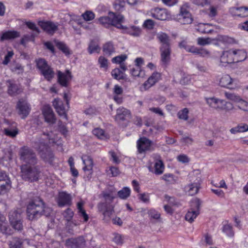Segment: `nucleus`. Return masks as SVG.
Listing matches in <instances>:
<instances>
[{"instance_id":"1","label":"nucleus","mask_w":248,"mask_h":248,"mask_svg":"<svg viewBox=\"0 0 248 248\" xmlns=\"http://www.w3.org/2000/svg\"><path fill=\"white\" fill-rule=\"evenodd\" d=\"M56 136L52 131L43 132L40 139L35 143V148L38 150L41 157L45 161H52L53 155L48 147V144L56 143Z\"/></svg>"},{"instance_id":"2","label":"nucleus","mask_w":248,"mask_h":248,"mask_svg":"<svg viewBox=\"0 0 248 248\" xmlns=\"http://www.w3.org/2000/svg\"><path fill=\"white\" fill-rule=\"evenodd\" d=\"M102 195L104 202L98 204L97 207L99 212L103 215V219L106 222H108L111 219V216L114 212V206L111 204L114 198L111 192L104 191Z\"/></svg>"},{"instance_id":"3","label":"nucleus","mask_w":248,"mask_h":248,"mask_svg":"<svg viewBox=\"0 0 248 248\" xmlns=\"http://www.w3.org/2000/svg\"><path fill=\"white\" fill-rule=\"evenodd\" d=\"M51 209L45 207L42 200H35L30 202L27 209L28 218L32 220L39 218L42 215L48 216L50 215Z\"/></svg>"},{"instance_id":"4","label":"nucleus","mask_w":248,"mask_h":248,"mask_svg":"<svg viewBox=\"0 0 248 248\" xmlns=\"http://www.w3.org/2000/svg\"><path fill=\"white\" fill-rule=\"evenodd\" d=\"M124 16L121 14H117L114 12H109L108 16H102L98 19L101 25L106 28H109L110 26L116 27L118 29H123L122 23Z\"/></svg>"},{"instance_id":"5","label":"nucleus","mask_w":248,"mask_h":248,"mask_svg":"<svg viewBox=\"0 0 248 248\" xmlns=\"http://www.w3.org/2000/svg\"><path fill=\"white\" fill-rule=\"evenodd\" d=\"M20 159L23 163L22 165H35L37 162L35 153L27 146L20 148L19 152Z\"/></svg>"},{"instance_id":"6","label":"nucleus","mask_w":248,"mask_h":248,"mask_svg":"<svg viewBox=\"0 0 248 248\" xmlns=\"http://www.w3.org/2000/svg\"><path fill=\"white\" fill-rule=\"evenodd\" d=\"M32 165H22L21 166V176L23 179L29 182L38 180L40 171L37 167Z\"/></svg>"},{"instance_id":"7","label":"nucleus","mask_w":248,"mask_h":248,"mask_svg":"<svg viewBox=\"0 0 248 248\" xmlns=\"http://www.w3.org/2000/svg\"><path fill=\"white\" fill-rule=\"evenodd\" d=\"M63 99L65 101L66 105H64L63 102L60 99L56 98L53 101V106L58 114L67 120L66 110L69 108L68 94H64Z\"/></svg>"},{"instance_id":"8","label":"nucleus","mask_w":248,"mask_h":248,"mask_svg":"<svg viewBox=\"0 0 248 248\" xmlns=\"http://www.w3.org/2000/svg\"><path fill=\"white\" fill-rule=\"evenodd\" d=\"M38 25L47 34L53 35L58 30V25L50 20H39Z\"/></svg>"},{"instance_id":"9","label":"nucleus","mask_w":248,"mask_h":248,"mask_svg":"<svg viewBox=\"0 0 248 248\" xmlns=\"http://www.w3.org/2000/svg\"><path fill=\"white\" fill-rule=\"evenodd\" d=\"M177 20L181 24H189L193 21L191 14L187 9L186 6L183 5L180 8V13L177 16Z\"/></svg>"},{"instance_id":"10","label":"nucleus","mask_w":248,"mask_h":248,"mask_svg":"<svg viewBox=\"0 0 248 248\" xmlns=\"http://www.w3.org/2000/svg\"><path fill=\"white\" fill-rule=\"evenodd\" d=\"M9 217L10 222L14 229L17 231L22 229L23 225L20 213L16 211H12L9 212Z\"/></svg>"},{"instance_id":"11","label":"nucleus","mask_w":248,"mask_h":248,"mask_svg":"<svg viewBox=\"0 0 248 248\" xmlns=\"http://www.w3.org/2000/svg\"><path fill=\"white\" fill-rule=\"evenodd\" d=\"M16 108L22 119L26 118L31 110L30 104L24 99H20L18 100L16 105Z\"/></svg>"},{"instance_id":"12","label":"nucleus","mask_w":248,"mask_h":248,"mask_svg":"<svg viewBox=\"0 0 248 248\" xmlns=\"http://www.w3.org/2000/svg\"><path fill=\"white\" fill-rule=\"evenodd\" d=\"M72 78V75L69 70L64 72L57 71V82L62 87H67Z\"/></svg>"},{"instance_id":"13","label":"nucleus","mask_w":248,"mask_h":248,"mask_svg":"<svg viewBox=\"0 0 248 248\" xmlns=\"http://www.w3.org/2000/svg\"><path fill=\"white\" fill-rule=\"evenodd\" d=\"M150 15L153 18L160 20H168L170 16V14L166 9L157 7L151 9Z\"/></svg>"},{"instance_id":"14","label":"nucleus","mask_w":248,"mask_h":248,"mask_svg":"<svg viewBox=\"0 0 248 248\" xmlns=\"http://www.w3.org/2000/svg\"><path fill=\"white\" fill-rule=\"evenodd\" d=\"M232 63H235L232 49L223 51L220 57V64L222 66H225L228 64Z\"/></svg>"},{"instance_id":"15","label":"nucleus","mask_w":248,"mask_h":248,"mask_svg":"<svg viewBox=\"0 0 248 248\" xmlns=\"http://www.w3.org/2000/svg\"><path fill=\"white\" fill-rule=\"evenodd\" d=\"M153 142L145 137L140 138L137 141L138 149L140 153H142L151 149Z\"/></svg>"},{"instance_id":"16","label":"nucleus","mask_w":248,"mask_h":248,"mask_svg":"<svg viewBox=\"0 0 248 248\" xmlns=\"http://www.w3.org/2000/svg\"><path fill=\"white\" fill-rule=\"evenodd\" d=\"M72 198L70 194L65 192H59L57 200L59 207L70 205L72 203Z\"/></svg>"},{"instance_id":"17","label":"nucleus","mask_w":248,"mask_h":248,"mask_svg":"<svg viewBox=\"0 0 248 248\" xmlns=\"http://www.w3.org/2000/svg\"><path fill=\"white\" fill-rule=\"evenodd\" d=\"M219 85L222 87L230 90L236 88V85L233 82V79L229 75H224L220 78Z\"/></svg>"},{"instance_id":"18","label":"nucleus","mask_w":248,"mask_h":248,"mask_svg":"<svg viewBox=\"0 0 248 248\" xmlns=\"http://www.w3.org/2000/svg\"><path fill=\"white\" fill-rule=\"evenodd\" d=\"M67 246L71 248H85V240L82 236L75 239H69L66 241Z\"/></svg>"},{"instance_id":"19","label":"nucleus","mask_w":248,"mask_h":248,"mask_svg":"<svg viewBox=\"0 0 248 248\" xmlns=\"http://www.w3.org/2000/svg\"><path fill=\"white\" fill-rule=\"evenodd\" d=\"M201 206V202L199 200L196 202V210H194L192 208L189 209L186 213L185 216V219L189 222L192 223L194 221V219L197 217L200 214V208Z\"/></svg>"},{"instance_id":"20","label":"nucleus","mask_w":248,"mask_h":248,"mask_svg":"<svg viewBox=\"0 0 248 248\" xmlns=\"http://www.w3.org/2000/svg\"><path fill=\"white\" fill-rule=\"evenodd\" d=\"M226 97L237 103V107L244 111H248V103L235 94H226Z\"/></svg>"},{"instance_id":"21","label":"nucleus","mask_w":248,"mask_h":248,"mask_svg":"<svg viewBox=\"0 0 248 248\" xmlns=\"http://www.w3.org/2000/svg\"><path fill=\"white\" fill-rule=\"evenodd\" d=\"M161 78V74L160 73L155 72L148 78V79L144 83L143 87L146 90L150 88L151 87L155 85Z\"/></svg>"},{"instance_id":"22","label":"nucleus","mask_w":248,"mask_h":248,"mask_svg":"<svg viewBox=\"0 0 248 248\" xmlns=\"http://www.w3.org/2000/svg\"><path fill=\"white\" fill-rule=\"evenodd\" d=\"M160 51L161 62L163 65L166 66L170 60V46L160 47Z\"/></svg>"},{"instance_id":"23","label":"nucleus","mask_w":248,"mask_h":248,"mask_svg":"<svg viewBox=\"0 0 248 248\" xmlns=\"http://www.w3.org/2000/svg\"><path fill=\"white\" fill-rule=\"evenodd\" d=\"M229 12L232 16L241 17L248 16V7H232Z\"/></svg>"},{"instance_id":"24","label":"nucleus","mask_w":248,"mask_h":248,"mask_svg":"<svg viewBox=\"0 0 248 248\" xmlns=\"http://www.w3.org/2000/svg\"><path fill=\"white\" fill-rule=\"evenodd\" d=\"M20 32L15 30H9L2 32L0 35V41H4L15 39L20 37Z\"/></svg>"},{"instance_id":"25","label":"nucleus","mask_w":248,"mask_h":248,"mask_svg":"<svg viewBox=\"0 0 248 248\" xmlns=\"http://www.w3.org/2000/svg\"><path fill=\"white\" fill-rule=\"evenodd\" d=\"M130 114V111L124 107H120L116 110L115 120L118 122L125 120Z\"/></svg>"},{"instance_id":"26","label":"nucleus","mask_w":248,"mask_h":248,"mask_svg":"<svg viewBox=\"0 0 248 248\" xmlns=\"http://www.w3.org/2000/svg\"><path fill=\"white\" fill-rule=\"evenodd\" d=\"M234 62L244 61L247 58V53L244 49H232Z\"/></svg>"},{"instance_id":"27","label":"nucleus","mask_w":248,"mask_h":248,"mask_svg":"<svg viewBox=\"0 0 248 248\" xmlns=\"http://www.w3.org/2000/svg\"><path fill=\"white\" fill-rule=\"evenodd\" d=\"M3 133L8 137L12 138H15L19 133L16 123L13 122L10 126L4 129Z\"/></svg>"},{"instance_id":"28","label":"nucleus","mask_w":248,"mask_h":248,"mask_svg":"<svg viewBox=\"0 0 248 248\" xmlns=\"http://www.w3.org/2000/svg\"><path fill=\"white\" fill-rule=\"evenodd\" d=\"M0 232L7 235L12 234V230L8 225L5 217L0 214Z\"/></svg>"},{"instance_id":"29","label":"nucleus","mask_w":248,"mask_h":248,"mask_svg":"<svg viewBox=\"0 0 248 248\" xmlns=\"http://www.w3.org/2000/svg\"><path fill=\"white\" fill-rule=\"evenodd\" d=\"M206 103L209 106L213 108L216 109H220V108H222V103H223V100L219 99L215 97L206 98Z\"/></svg>"},{"instance_id":"30","label":"nucleus","mask_w":248,"mask_h":248,"mask_svg":"<svg viewBox=\"0 0 248 248\" xmlns=\"http://www.w3.org/2000/svg\"><path fill=\"white\" fill-rule=\"evenodd\" d=\"M84 167L83 170L84 171H89L92 172L93 166V160L92 158L88 155H84L81 157Z\"/></svg>"},{"instance_id":"31","label":"nucleus","mask_w":248,"mask_h":248,"mask_svg":"<svg viewBox=\"0 0 248 248\" xmlns=\"http://www.w3.org/2000/svg\"><path fill=\"white\" fill-rule=\"evenodd\" d=\"M158 156V159L156 160L154 165V173L156 175H160L164 172L165 167L163 161L160 159Z\"/></svg>"},{"instance_id":"32","label":"nucleus","mask_w":248,"mask_h":248,"mask_svg":"<svg viewBox=\"0 0 248 248\" xmlns=\"http://www.w3.org/2000/svg\"><path fill=\"white\" fill-rule=\"evenodd\" d=\"M40 73L47 81H51L54 76L53 69L50 65L41 71Z\"/></svg>"},{"instance_id":"33","label":"nucleus","mask_w":248,"mask_h":248,"mask_svg":"<svg viewBox=\"0 0 248 248\" xmlns=\"http://www.w3.org/2000/svg\"><path fill=\"white\" fill-rule=\"evenodd\" d=\"M248 131V125L246 124L241 123L236 126L230 129L232 134H235L237 133L245 132Z\"/></svg>"},{"instance_id":"34","label":"nucleus","mask_w":248,"mask_h":248,"mask_svg":"<svg viewBox=\"0 0 248 248\" xmlns=\"http://www.w3.org/2000/svg\"><path fill=\"white\" fill-rule=\"evenodd\" d=\"M157 37L161 43V47L170 46L169 38L166 33L163 32L158 33Z\"/></svg>"},{"instance_id":"35","label":"nucleus","mask_w":248,"mask_h":248,"mask_svg":"<svg viewBox=\"0 0 248 248\" xmlns=\"http://www.w3.org/2000/svg\"><path fill=\"white\" fill-rule=\"evenodd\" d=\"M199 188L200 184L198 183L191 184L185 187L188 194L191 196L196 194L199 191Z\"/></svg>"},{"instance_id":"36","label":"nucleus","mask_w":248,"mask_h":248,"mask_svg":"<svg viewBox=\"0 0 248 248\" xmlns=\"http://www.w3.org/2000/svg\"><path fill=\"white\" fill-rule=\"evenodd\" d=\"M23 241L18 237H13L9 241V248H22Z\"/></svg>"},{"instance_id":"37","label":"nucleus","mask_w":248,"mask_h":248,"mask_svg":"<svg viewBox=\"0 0 248 248\" xmlns=\"http://www.w3.org/2000/svg\"><path fill=\"white\" fill-rule=\"evenodd\" d=\"M11 188L10 180L5 181H0V194L6 193Z\"/></svg>"},{"instance_id":"38","label":"nucleus","mask_w":248,"mask_h":248,"mask_svg":"<svg viewBox=\"0 0 248 248\" xmlns=\"http://www.w3.org/2000/svg\"><path fill=\"white\" fill-rule=\"evenodd\" d=\"M126 31L128 34L135 37L139 36L141 33V29L135 26H131L127 28Z\"/></svg>"},{"instance_id":"39","label":"nucleus","mask_w":248,"mask_h":248,"mask_svg":"<svg viewBox=\"0 0 248 248\" xmlns=\"http://www.w3.org/2000/svg\"><path fill=\"white\" fill-rule=\"evenodd\" d=\"M111 75L114 78L117 80L125 79L126 78V75L118 68L112 70Z\"/></svg>"},{"instance_id":"40","label":"nucleus","mask_w":248,"mask_h":248,"mask_svg":"<svg viewBox=\"0 0 248 248\" xmlns=\"http://www.w3.org/2000/svg\"><path fill=\"white\" fill-rule=\"evenodd\" d=\"M84 204V202L80 201L77 203V208L78 212L80 214V216L83 217L84 221L87 222L88 220L89 217L86 214L85 210L83 208Z\"/></svg>"},{"instance_id":"41","label":"nucleus","mask_w":248,"mask_h":248,"mask_svg":"<svg viewBox=\"0 0 248 248\" xmlns=\"http://www.w3.org/2000/svg\"><path fill=\"white\" fill-rule=\"evenodd\" d=\"M103 51L105 54L110 55L115 51V48L112 42L109 41L106 43L103 46Z\"/></svg>"},{"instance_id":"42","label":"nucleus","mask_w":248,"mask_h":248,"mask_svg":"<svg viewBox=\"0 0 248 248\" xmlns=\"http://www.w3.org/2000/svg\"><path fill=\"white\" fill-rule=\"evenodd\" d=\"M56 45L58 48L61 50L66 56H69L72 54V51L64 43L58 42Z\"/></svg>"},{"instance_id":"43","label":"nucleus","mask_w":248,"mask_h":248,"mask_svg":"<svg viewBox=\"0 0 248 248\" xmlns=\"http://www.w3.org/2000/svg\"><path fill=\"white\" fill-rule=\"evenodd\" d=\"M125 2L123 0H117L115 1L113 4V7L115 10L118 13V14H120L124 10V6Z\"/></svg>"},{"instance_id":"44","label":"nucleus","mask_w":248,"mask_h":248,"mask_svg":"<svg viewBox=\"0 0 248 248\" xmlns=\"http://www.w3.org/2000/svg\"><path fill=\"white\" fill-rule=\"evenodd\" d=\"M131 190L128 187H124L118 192L119 197L123 200H125L128 198L130 195Z\"/></svg>"},{"instance_id":"45","label":"nucleus","mask_w":248,"mask_h":248,"mask_svg":"<svg viewBox=\"0 0 248 248\" xmlns=\"http://www.w3.org/2000/svg\"><path fill=\"white\" fill-rule=\"evenodd\" d=\"M36 64L37 68L40 72L49 66L47 62L44 58H39L36 60Z\"/></svg>"},{"instance_id":"46","label":"nucleus","mask_w":248,"mask_h":248,"mask_svg":"<svg viewBox=\"0 0 248 248\" xmlns=\"http://www.w3.org/2000/svg\"><path fill=\"white\" fill-rule=\"evenodd\" d=\"M93 133L98 139L104 140L107 138L108 135L105 131L99 128H96L93 130Z\"/></svg>"},{"instance_id":"47","label":"nucleus","mask_w":248,"mask_h":248,"mask_svg":"<svg viewBox=\"0 0 248 248\" xmlns=\"http://www.w3.org/2000/svg\"><path fill=\"white\" fill-rule=\"evenodd\" d=\"M189 110L187 108H184L177 113V117L180 120L187 121L188 119Z\"/></svg>"},{"instance_id":"48","label":"nucleus","mask_w":248,"mask_h":248,"mask_svg":"<svg viewBox=\"0 0 248 248\" xmlns=\"http://www.w3.org/2000/svg\"><path fill=\"white\" fill-rule=\"evenodd\" d=\"M161 178L168 184H174L176 182V179L174 175L170 173H166L164 174Z\"/></svg>"},{"instance_id":"49","label":"nucleus","mask_w":248,"mask_h":248,"mask_svg":"<svg viewBox=\"0 0 248 248\" xmlns=\"http://www.w3.org/2000/svg\"><path fill=\"white\" fill-rule=\"evenodd\" d=\"M208 24L199 23L196 27V30L200 32L206 33L210 32L211 30L208 29Z\"/></svg>"},{"instance_id":"50","label":"nucleus","mask_w":248,"mask_h":248,"mask_svg":"<svg viewBox=\"0 0 248 248\" xmlns=\"http://www.w3.org/2000/svg\"><path fill=\"white\" fill-rule=\"evenodd\" d=\"M222 231L229 237H233L234 232L232 230V227L231 224H226L223 226Z\"/></svg>"},{"instance_id":"51","label":"nucleus","mask_w":248,"mask_h":248,"mask_svg":"<svg viewBox=\"0 0 248 248\" xmlns=\"http://www.w3.org/2000/svg\"><path fill=\"white\" fill-rule=\"evenodd\" d=\"M99 47L98 44L94 41L92 40L89 44L88 47V51L90 54H92L94 52H97L99 50Z\"/></svg>"},{"instance_id":"52","label":"nucleus","mask_w":248,"mask_h":248,"mask_svg":"<svg viewBox=\"0 0 248 248\" xmlns=\"http://www.w3.org/2000/svg\"><path fill=\"white\" fill-rule=\"evenodd\" d=\"M83 18L87 21H91L94 18V14L90 11H87L82 14Z\"/></svg>"},{"instance_id":"53","label":"nucleus","mask_w":248,"mask_h":248,"mask_svg":"<svg viewBox=\"0 0 248 248\" xmlns=\"http://www.w3.org/2000/svg\"><path fill=\"white\" fill-rule=\"evenodd\" d=\"M127 57L126 55L123 54L118 56H116L112 58V62L114 63L121 64L127 59Z\"/></svg>"},{"instance_id":"54","label":"nucleus","mask_w":248,"mask_h":248,"mask_svg":"<svg viewBox=\"0 0 248 248\" xmlns=\"http://www.w3.org/2000/svg\"><path fill=\"white\" fill-rule=\"evenodd\" d=\"M197 55H199L202 58H209L211 56L210 52L203 48H199L197 52Z\"/></svg>"},{"instance_id":"55","label":"nucleus","mask_w":248,"mask_h":248,"mask_svg":"<svg viewBox=\"0 0 248 248\" xmlns=\"http://www.w3.org/2000/svg\"><path fill=\"white\" fill-rule=\"evenodd\" d=\"M63 217L67 221L71 220L74 216V212L70 208H67L66 209L62 214Z\"/></svg>"},{"instance_id":"56","label":"nucleus","mask_w":248,"mask_h":248,"mask_svg":"<svg viewBox=\"0 0 248 248\" xmlns=\"http://www.w3.org/2000/svg\"><path fill=\"white\" fill-rule=\"evenodd\" d=\"M197 44L200 46H204L209 44L211 40L209 38L198 37L197 39Z\"/></svg>"},{"instance_id":"57","label":"nucleus","mask_w":248,"mask_h":248,"mask_svg":"<svg viewBox=\"0 0 248 248\" xmlns=\"http://www.w3.org/2000/svg\"><path fill=\"white\" fill-rule=\"evenodd\" d=\"M98 62L100 64V68H103L107 69L108 67V60L103 56L99 57L98 59Z\"/></svg>"},{"instance_id":"58","label":"nucleus","mask_w":248,"mask_h":248,"mask_svg":"<svg viewBox=\"0 0 248 248\" xmlns=\"http://www.w3.org/2000/svg\"><path fill=\"white\" fill-rule=\"evenodd\" d=\"M149 216L154 219H158L160 217V213L154 209H150L148 212Z\"/></svg>"},{"instance_id":"59","label":"nucleus","mask_w":248,"mask_h":248,"mask_svg":"<svg viewBox=\"0 0 248 248\" xmlns=\"http://www.w3.org/2000/svg\"><path fill=\"white\" fill-rule=\"evenodd\" d=\"M25 25L27 26V27L33 31L37 32V33H40V30L38 27H36L35 24L31 21H27L25 23Z\"/></svg>"},{"instance_id":"60","label":"nucleus","mask_w":248,"mask_h":248,"mask_svg":"<svg viewBox=\"0 0 248 248\" xmlns=\"http://www.w3.org/2000/svg\"><path fill=\"white\" fill-rule=\"evenodd\" d=\"M14 52L13 51H8L7 54L4 57V59L2 62V63L4 65H7L10 61L11 59L14 56Z\"/></svg>"},{"instance_id":"61","label":"nucleus","mask_w":248,"mask_h":248,"mask_svg":"<svg viewBox=\"0 0 248 248\" xmlns=\"http://www.w3.org/2000/svg\"><path fill=\"white\" fill-rule=\"evenodd\" d=\"M221 40L226 43L228 44H237V41L233 38L230 37L228 36H223L221 37Z\"/></svg>"},{"instance_id":"62","label":"nucleus","mask_w":248,"mask_h":248,"mask_svg":"<svg viewBox=\"0 0 248 248\" xmlns=\"http://www.w3.org/2000/svg\"><path fill=\"white\" fill-rule=\"evenodd\" d=\"M222 106V108H220V110H225L226 111H229L233 108V106L232 103L229 102H226L224 100Z\"/></svg>"},{"instance_id":"63","label":"nucleus","mask_w":248,"mask_h":248,"mask_svg":"<svg viewBox=\"0 0 248 248\" xmlns=\"http://www.w3.org/2000/svg\"><path fill=\"white\" fill-rule=\"evenodd\" d=\"M45 121L48 123L53 124L56 122V118L53 112L45 117Z\"/></svg>"},{"instance_id":"64","label":"nucleus","mask_w":248,"mask_h":248,"mask_svg":"<svg viewBox=\"0 0 248 248\" xmlns=\"http://www.w3.org/2000/svg\"><path fill=\"white\" fill-rule=\"evenodd\" d=\"M142 71L139 67L133 68L130 70L131 75L134 77H140Z\"/></svg>"}]
</instances>
